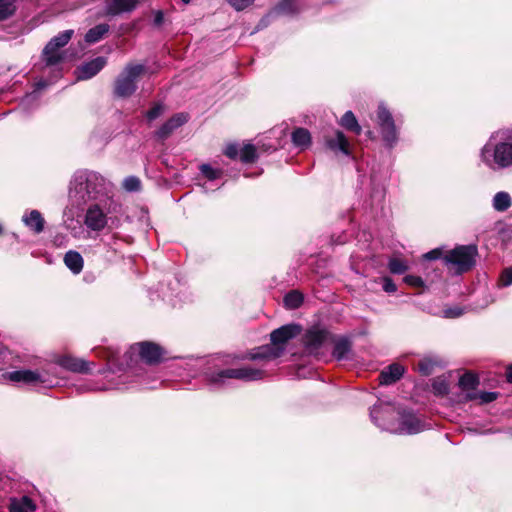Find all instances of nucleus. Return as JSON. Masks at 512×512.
<instances>
[{
  "label": "nucleus",
  "instance_id": "obj_1",
  "mask_svg": "<svg viewBox=\"0 0 512 512\" xmlns=\"http://www.w3.org/2000/svg\"><path fill=\"white\" fill-rule=\"evenodd\" d=\"M113 184L99 172L78 169L68 184V201L73 207L82 208L88 203L112 197Z\"/></svg>",
  "mask_w": 512,
  "mask_h": 512
},
{
  "label": "nucleus",
  "instance_id": "obj_2",
  "mask_svg": "<svg viewBox=\"0 0 512 512\" xmlns=\"http://www.w3.org/2000/svg\"><path fill=\"white\" fill-rule=\"evenodd\" d=\"M480 164L492 172L512 168V128L492 132L478 153Z\"/></svg>",
  "mask_w": 512,
  "mask_h": 512
},
{
  "label": "nucleus",
  "instance_id": "obj_3",
  "mask_svg": "<svg viewBox=\"0 0 512 512\" xmlns=\"http://www.w3.org/2000/svg\"><path fill=\"white\" fill-rule=\"evenodd\" d=\"M74 31L73 30H65L60 32L58 35L53 37L44 47L42 52V63L43 66L41 68L43 76L49 75L51 76L49 79L41 78L35 84V91L29 95H27L22 100V105L30 99L36 98L35 92L42 90L49 85H51L54 81L62 75V64L65 60V53L61 50L65 45L70 41Z\"/></svg>",
  "mask_w": 512,
  "mask_h": 512
},
{
  "label": "nucleus",
  "instance_id": "obj_4",
  "mask_svg": "<svg viewBox=\"0 0 512 512\" xmlns=\"http://www.w3.org/2000/svg\"><path fill=\"white\" fill-rule=\"evenodd\" d=\"M381 412L393 413L394 405L389 402H379L370 409L371 421L382 430L399 435H412L425 429L424 422L413 410L398 408L396 421L381 419L378 416Z\"/></svg>",
  "mask_w": 512,
  "mask_h": 512
},
{
  "label": "nucleus",
  "instance_id": "obj_5",
  "mask_svg": "<svg viewBox=\"0 0 512 512\" xmlns=\"http://www.w3.org/2000/svg\"><path fill=\"white\" fill-rule=\"evenodd\" d=\"M207 383L214 389H220L227 386L230 380L257 381L265 376L262 368H256L251 365H244L237 368H209L204 373Z\"/></svg>",
  "mask_w": 512,
  "mask_h": 512
},
{
  "label": "nucleus",
  "instance_id": "obj_6",
  "mask_svg": "<svg viewBox=\"0 0 512 512\" xmlns=\"http://www.w3.org/2000/svg\"><path fill=\"white\" fill-rule=\"evenodd\" d=\"M301 327L297 324H287L275 329L270 334L271 343L258 347L251 353L252 360H273L280 357L286 350L289 340L297 337Z\"/></svg>",
  "mask_w": 512,
  "mask_h": 512
},
{
  "label": "nucleus",
  "instance_id": "obj_7",
  "mask_svg": "<svg viewBox=\"0 0 512 512\" xmlns=\"http://www.w3.org/2000/svg\"><path fill=\"white\" fill-rule=\"evenodd\" d=\"M374 122L384 145L389 149L394 148L400 139L403 120L394 117L387 105L380 102L375 111Z\"/></svg>",
  "mask_w": 512,
  "mask_h": 512
},
{
  "label": "nucleus",
  "instance_id": "obj_8",
  "mask_svg": "<svg viewBox=\"0 0 512 512\" xmlns=\"http://www.w3.org/2000/svg\"><path fill=\"white\" fill-rule=\"evenodd\" d=\"M146 72L143 64H127L114 81L113 92L118 98H128L137 90V83Z\"/></svg>",
  "mask_w": 512,
  "mask_h": 512
},
{
  "label": "nucleus",
  "instance_id": "obj_9",
  "mask_svg": "<svg viewBox=\"0 0 512 512\" xmlns=\"http://www.w3.org/2000/svg\"><path fill=\"white\" fill-rule=\"evenodd\" d=\"M113 196L105 200L90 203L84 214V225L89 231L101 232L108 225L109 214L112 213Z\"/></svg>",
  "mask_w": 512,
  "mask_h": 512
},
{
  "label": "nucleus",
  "instance_id": "obj_10",
  "mask_svg": "<svg viewBox=\"0 0 512 512\" xmlns=\"http://www.w3.org/2000/svg\"><path fill=\"white\" fill-rule=\"evenodd\" d=\"M476 254L477 249L473 245L458 246L443 256V262L451 272L461 274L474 266Z\"/></svg>",
  "mask_w": 512,
  "mask_h": 512
},
{
  "label": "nucleus",
  "instance_id": "obj_11",
  "mask_svg": "<svg viewBox=\"0 0 512 512\" xmlns=\"http://www.w3.org/2000/svg\"><path fill=\"white\" fill-rule=\"evenodd\" d=\"M112 362L109 360V367L106 370L99 371L101 374H105L106 382L102 385L86 384L79 386L80 392L86 391H105L110 389H125L127 384L130 382L131 375L129 372L124 371L122 374L114 377L116 372L112 369Z\"/></svg>",
  "mask_w": 512,
  "mask_h": 512
},
{
  "label": "nucleus",
  "instance_id": "obj_12",
  "mask_svg": "<svg viewBox=\"0 0 512 512\" xmlns=\"http://www.w3.org/2000/svg\"><path fill=\"white\" fill-rule=\"evenodd\" d=\"M55 373L51 369L17 370L7 373V379L12 382H22L28 385H52Z\"/></svg>",
  "mask_w": 512,
  "mask_h": 512
},
{
  "label": "nucleus",
  "instance_id": "obj_13",
  "mask_svg": "<svg viewBox=\"0 0 512 512\" xmlns=\"http://www.w3.org/2000/svg\"><path fill=\"white\" fill-rule=\"evenodd\" d=\"M305 7L302 0H281L259 21L257 30L265 28L279 16H293L300 13Z\"/></svg>",
  "mask_w": 512,
  "mask_h": 512
},
{
  "label": "nucleus",
  "instance_id": "obj_14",
  "mask_svg": "<svg viewBox=\"0 0 512 512\" xmlns=\"http://www.w3.org/2000/svg\"><path fill=\"white\" fill-rule=\"evenodd\" d=\"M331 338V334L320 327H311L303 336V344L309 354L316 355Z\"/></svg>",
  "mask_w": 512,
  "mask_h": 512
},
{
  "label": "nucleus",
  "instance_id": "obj_15",
  "mask_svg": "<svg viewBox=\"0 0 512 512\" xmlns=\"http://www.w3.org/2000/svg\"><path fill=\"white\" fill-rule=\"evenodd\" d=\"M326 147L334 154H342L346 157L352 156L351 146L348 138L340 130H335L332 135L324 138Z\"/></svg>",
  "mask_w": 512,
  "mask_h": 512
},
{
  "label": "nucleus",
  "instance_id": "obj_16",
  "mask_svg": "<svg viewBox=\"0 0 512 512\" xmlns=\"http://www.w3.org/2000/svg\"><path fill=\"white\" fill-rule=\"evenodd\" d=\"M132 351L137 352L146 363L159 362L163 355V349L152 342H141L132 346Z\"/></svg>",
  "mask_w": 512,
  "mask_h": 512
},
{
  "label": "nucleus",
  "instance_id": "obj_17",
  "mask_svg": "<svg viewBox=\"0 0 512 512\" xmlns=\"http://www.w3.org/2000/svg\"><path fill=\"white\" fill-rule=\"evenodd\" d=\"M57 364L62 368L76 372V373H90L92 367L94 366L93 362H88L80 358H75L72 356H61L57 360Z\"/></svg>",
  "mask_w": 512,
  "mask_h": 512
},
{
  "label": "nucleus",
  "instance_id": "obj_18",
  "mask_svg": "<svg viewBox=\"0 0 512 512\" xmlns=\"http://www.w3.org/2000/svg\"><path fill=\"white\" fill-rule=\"evenodd\" d=\"M188 121V115L185 113H177L167 120L157 131L156 137L160 140H164L170 136V134L183 124Z\"/></svg>",
  "mask_w": 512,
  "mask_h": 512
},
{
  "label": "nucleus",
  "instance_id": "obj_19",
  "mask_svg": "<svg viewBox=\"0 0 512 512\" xmlns=\"http://www.w3.org/2000/svg\"><path fill=\"white\" fill-rule=\"evenodd\" d=\"M138 4V0H106L105 13L110 16L120 15L133 11Z\"/></svg>",
  "mask_w": 512,
  "mask_h": 512
},
{
  "label": "nucleus",
  "instance_id": "obj_20",
  "mask_svg": "<svg viewBox=\"0 0 512 512\" xmlns=\"http://www.w3.org/2000/svg\"><path fill=\"white\" fill-rule=\"evenodd\" d=\"M106 64L104 57H97L77 69V78L80 80H87L94 77L100 72Z\"/></svg>",
  "mask_w": 512,
  "mask_h": 512
},
{
  "label": "nucleus",
  "instance_id": "obj_21",
  "mask_svg": "<svg viewBox=\"0 0 512 512\" xmlns=\"http://www.w3.org/2000/svg\"><path fill=\"white\" fill-rule=\"evenodd\" d=\"M22 221L35 234H40L44 231L45 220L38 210L26 212L22 216Z\"/></svg>",
  "mask_w": 512,
  "mask_h": 512
},
{
  "label": "nucleus",
  "instance_id": "obj_22",
  "mask_svg": "<svg viewBox=\"0 0 512 512\" xmlns=\"http://www.w3.org/2000/svg\"><path fill=\"white\" fill-rule=\"evenodd\" d=\"M404 373V368L398 363H393L384 368L379 375L381 385H390L398 381Z\"/></svg>",
  "mask_w": 512,
  "mask_h": 512
},
{
  "label": "nucleus",
  "instance_id": "obj_23",
  "mask_svg": "<svg viewBox=\"0 0 512 512\" xmlns=\"http://www.w3.org/2000/svg\"><path fill=\"white\" fill-rule=\"evenodd\" d=\"M334 348L332 355L338 361L348 360L350 358L352 344L348 338L340 337L333 340Z\"/></svg>",
  "mask_w": 512,
  "mask_h": 512
},
{
  "label": "nucleus",
  "instance_id": "obj_24",
  "mask_svg": "<svg viewBox=\"0 0 512 512\" xmlns=\"http://www.w3.org/2000/svg\"><path fill=\"white\" fill-rule=\"evenodd\" d=\"M64 264L73 273L79 274L84 266V260L81 254L74 250H69L64 255Z\"/></svg>",
  "mask_w": 512,
  "mask_h": 512
},
{
  "label": "nucleus",
  "instance_id": "obj_25",
  "mask_svg": "<svg viewBox=\"0 0 512 512\" xmlns=\"http://www.w3.org/2000/svg\"><path fill=\"white\" fill-rule=\"evenodd\" d=\"M36 510V504L28 496H22L20 498H12L9 504L10 512H34Z\"/></svg>",
  "mask_w": 512,
  "mask_h": 512
},
{
  "label": "nucleus",
  "instance_id": "obj_26",
  "mask_svg": "<svg viewBox=\"0 0 512 512\" xmlns=\"http://www.w3.org/2000/svg\"><path fill=\"white\" fill-rule=\"evenodd\" d=\"M292 142L300 150L307 149L311 144V134L305 128H297L292 132Z\"/></svg>",
  "mask_w": 512,
  "mask_h": 512
},
{
  "label": "nucleus",
  "instance_id": "obj_27",
  "mask_svg": "<svg viewBox=\"0 0 512 512\" xmlns=\"http://www.w3.org/2000/svg\"><path fill=\"white\" fill-rule=\"evenodd\" d=\"M479 385V379L472 373H465L459 379V387L462 390V400L464 401V395L470 392H476Z\"/></svg>",
  "mask_w": 512,
  "mask_h": 512
},
{
  "label": "nucleus",
  "instance_id": "obj_28",
  "mask_svg": "<svg viewBox=\"0 0 512 512\" xmlns=\"http://www.w3.org/2000/svg\"><path fill=\"white\" fill-rule=\"evenodd\" d=\"M109 25L101 23L89 29L85 35V41L89 44H94L100 41L109 31Z\"/></svg>",
  "mask_w": 512,
  "mask_h": 512
},
{
  "label": "nucleus",
  "instance_id": "obj_29",
  "mask_svg": "<svg viewBox=\"0 0 512 512\" xmlns=\"http://www.w3.org/2000/svg\"><path fill=\"white\" fill-rule=\"evenodd\" d=\"M512 205V199L508 192H497L492 199V206L498 212L508 210Z\"/></svg>",
  "mask_w": 512,
  "mask_h": 512
},
{
  "label": "nucleus",
  "instance_id": "obj_30",
  "mask_svg": "<svg viewBox=\"0 0 512 512\" xmlns=\"http://www.w3.org/2000/svg\"><path fill=\"white\" fill-rule=\"evenodd\" d=\"M498 397L497 392L477 391L464 395V401H478L480 404L491 403Z\"/></svg>",
  "mask_w": 512,
  "mask_h": 512
},
{
  "label": "nucleus",
  "instance_id": "obj_31",
  "mask_svg": "<svg viewBox=\"0 0 512 512\" xmlns=\"http://www.w3.org/2000/svg\"><path fill=\"white\" fill-rule=\"evenodd\" d=\"M339 124L348 131L354 132L356 135H360L362 128L359 125L354 113L347 111L341 118Z\"/></svg>",
  "mask_w": 512,
  "mask_h": 512
},
{
  "label": "nucleus",
  "instance_id": "obj_32",
  "mask_svg": "<svg viewBox=\"0 0 512 512\" xmlns=\"http://www.w3.org/2000/svg\"><path fill=\"white\" fill-rule=\"evenodd\" d=\"M303 303V295L297 291L292 290L284 297V304L288 309H296Z\"/></svg>",
  "mask_w": 512,
  "mask_h": 512
},
{
  "label": "nucleus",
  "instance_id": "obj_33",
  "mask_svg": "<svg viewBox=\"0 0 512 512\" xmlns=\"http://www.w3.org/2000/svg\"><path fill=\"white\" fill-rule=\"evenodd\" d=\"M199 170L201 174L207 178L209 181H214L223 176V169L221 168H215L211 166L210 164H202L199 167Z\"/></svg>",
  "mask_w": 512,
  "mask_h": 512
},
{
  "label": "nucleus",
  "instance_id": "obj_34",
  "mask_svg": "<svg viewBox=\"0 0 512 512\" xmlns=\"http://www.w3.org/2000/svg\"><path fill=\"white\" fill-rule=\"evenodd\" d=\"M17 0H0V21L12 16L16 10Z\"/></svg>",
  "mask_w": 512,
  "mask_h": 512
},
{
  "label": "nucleus",
  "instance_id": "obj_35",
  "mask_svg": "<svg viewBox=\"0 0 512 512\" xmlns=\"http://www.w3.org/2000/svg\"><path fill=\"white\" fill-rule=\"evenodd\" d=\"M240 159L244 163H252L257 159L256 148L252 144H246L240 148Z\"/></svg>",
  "mask_w": 512,
  "mask_h": 512
},
{
  "label": "nucleus",
  "instance_id": "obj_36",
  "mask_svg": "<svg viewBox=\"0 0 512 512\" xmlns=\"http://www.w3.org/2000/svg\"><path fill=\"white\" fill-rule=\"evenodd\" d=\"M388 268L391 273L400 275L408 270V264L400 258H391L388 263Z\"/></svg>",
  "mask_w": 512,
  "mask_h": 512
},
{
  "label": "nucleus",
  "instance_id": "obj_37",
  "mask_svg": "<svg viewBox=\"0 0 512 512\" xmlns=\"http://www.w3.org/2000/svg\"><path fill=\"white\" fill-rule=\"evenodd\" d=\"M122 186L127 192H138L141 190V180L136 176H128L123 180Z\"/></svg>",
  "mask_w": 512,
  "mask_h": 512
},
{
  "label": "nucleus",
  "instance_id": "obj_38",
  "mask_svg": "<svg viewBox=\"0 0 512 512\" xmlns=\"http://www.w3.org/2000/svg\"><path fill=\"white\" fill-rule=\"evenodd\" d=\"M433 392L436 395H446L449 391V385L445 379L437 378L432 383Z\"/></svg>",
  "mask_w": 512,
  "mask_h": 512
},
{
  "label": "nucleus",
  "instance_id": "obj_39",
  "mask_svg": "<svg viewBox=\"0 0 512 512\" xmlns=\"http://www.w3.org/2000/svg\"><path fill=\"white\" fill-rule=\"evenodd\" d=\"M165 110V106L162 103L154 104L151 109L146 112V118L149 122H152L159 118Z\"/></svg>",
  "mask_w": 512,
  "mask_h": 512
},
{
  "label": "nucleus",
  "instance_id": "obj_40",
  "mask_svg": "<svg viewBox=\"0 0 512 512\" xmlns=\"http://www.w3.org/2000/svg\"><path fill=\"white\" fill-rule=\"evenodd\" d=\"M403 281L414 288L423 289L425 287L424 280L420 276L406 275Z\"/></svg>",
  "mask_w": 512,
  "mask_h": 512
},
{
  "label": "nucleus",
  "instance_id": "obj_41",
  "mask_svg": "<svg viewBox=\"0 0 512 512\" xmlns=\"http://www.w3.org/2000/svg\"><path fill=\"white\" fill-rule=\"evenodd\" d=\"M499 285L502 287L512 285V266L503 270L499 278Z\"/></svg>",
  "mask_w": 512,
  "mask_h": 512
},
{
  "label": "nucleus",
  "instance_id": "obj_42",
  "mask_svg": "<svg viewBox=\"0 0 512 512\" xmlns=\"http://www.w3.org/2000/svg\"><path fill=\"white\" fill-rule=\"evenodd\" d=\"M255 0H227V2L237 11L244 10Z\"/></svg>",
  "mask_w": 512,
  "mask_h": 512
},
{
  "label": "nucleus",
  "instance_id": "obj_43",
  "mask_svg": "<svg viewBox=\"0 0 512 512\" xmlns=\"http://www.w3.org/2000/svg\"><path fill=\"white\" fill-rule=\"evenodd\" d=\"M385 197V189L383 186H378L373 188V192L371 194V198L373 202L377 204L381 203Z\"/></svg>",
  "mask_w": 512,
  "mask_h": 512
},
{
  "label": "nucleus",
  "instance_id": "obj_44",
  "mask_svg": "<svg viewBox=\"0 0 512 512\" xmlns=\"http://www.w3.org/2000/svg\"><path fill=\"white\" fill-rule=\"evenodd\" d=\"M224 153L227 157L235 159L238 155L240 156V148L236 144H229Z\"/></svg>",
  "mask_w": 512,
  "mask_h": 512
},
{
  "label": "nucleus",
  "instance_id": "obj_45",
  "mask_svg": "<svg viewBox=\"0 0 512 512\" xmlns=\"http://www.w3.org/2000/svg\"><path fill=\"white\" fill-rule=\"evenodd\" d=\"M418 370L423 375H430L432 373V364L429 361L423 360L418 364Z\"/></svg>",
  "mask_w": 512,
  "mask_h": 512
},
{
  "label": "nucleus",
  "instance_id": "obj_46",
  "mask_svg": "<svg viewBox=\"0 0 512 512\" xmlns=\"http://www.w3.org/2000/svg\"><path fill=\"white\" fill-rule=\"evenodd\" d=\"M383 290L387 293H393L397 290V286L392 281V279L385 277L383 279Z\"/></svg>",
  "mask_w": 512,
  "mask_h": 512
},
{
  "label": "nucleus",
  "instance_id": "obj_47",
  "mask_svg": "<svg viewBox=\"0 0 512 512\" xmlns=\"http://www.w3.org/2000/svg\"><path fill=\"white\" fill-rule=\"evenodd\" d=\"M463 309L460 307L449 308L444 311L445 316L448 318H457L463 314Z\"/></svg>",
  "mask_w": 512,
  "mask_h": 512
},
{
  "label": "nucleus",
  "instance_id": "obj_48",
  "mask_svg": "<svg viewBox=\"0 0 512 512\" xmlns=\"http://www.w3.org/2000/svg\"><path fill=\"white\" fill-rule=\"evenodd\" d=\"M425 259L427 260H436V259H440L442 257V250L437 248V249H433L429 252H427L425 255H424Z\"/></svg>",
  "mask_w": 512,
  "mask_h": 512
},
{
  "label": "nucleus",
  "instance_id": "obj_49",
  "mask_svg": "<svg viewBox=\"0 0 512 512\" xmlns=\"http://www.w3.org/2000/svg\"><path fill=\"white\" fill-rule=\"evenodd\" d=\"M397 408L394 406V412L393 413H385V412H381V413H378V416L381 418V419H385V420H388V421H396L394 419L395 416H397Z\"/></svg>",
  "mask_w": 512,
  "mask_h": 512
},
{
  "label": "nucleus",
  "instance_id": "obj_50",
  "mask_svg": "<svg viewBox=\"0 0 512 512\" xmlns=\"http://www.w3.org/2000/svg\"><path fill=\"white\" fill-rule=\"evenodd\" d=\"M164 21V14L162 11H157L154 15V25L160 26Z\"/></svg>",
  "mask_w": 512,
  "mask_h": 512
},
{
  "label": "nucleus",
  "instance_id": "obj_51",
  "mask_svg": "<svg viewBox=\"0 0 512 512\" xmlns=\"http://www.w3.org/2000/svg\"><path fill=\"white\" fill-rule=\"evenodd\" d=\"M507 380L508 382L512 383V365H510L507 370Z\"/></svg>",
  "mask_w": 512,
  "mask_h": 512
},
{
  "label": "nucleus",
  "instance_id": "obj_52",
  "mask_svg": "<svg viewBox=\"0 0 512 512\" xmlns=\"http://www.w3.org/2000/svg\"><path fill=\"white\" fill-rule=\"evenodd\" d=\"M191 1H192V0H182V2H183V3H185V4H188V3H190Z\"/></svg>",
  "mask_w": 512,
  "mask_h": 512
},
{
  "label": "nucleus",
  "instance_id": "obj_53",
  "mask_svg": "<svg viewBox=\"0 0 512 512\" xmlns=\"http://www.w3.org/2000/svg\"><path fill=\"white\" fill-rule=\"evenodd\" d=\"M3 232V227L2 225L0 224V234Z\"/></svg>",
  "mask_w": 512,
  "mask_h": 512
}]
</instances>
